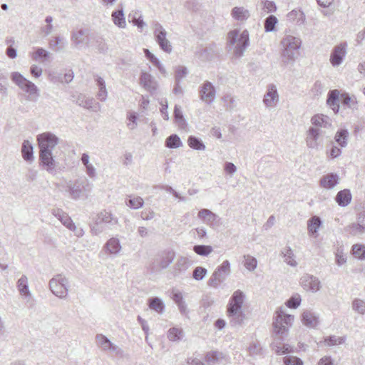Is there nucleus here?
Instances as JSON below:
<instances>
[{
	"instance_id": "obj_1",
	"label": "nucleus",
	"mask_w": 365,
	"mask_h": 365,
	"mask_svg": "<svg viewBox=\"0 0 365 365\" xmlns=\"http://www.w3.org/2000/svg\"><path fill=\"white\" fill-rule=\"evenodd\" d=\"M39 148V161L43 168L49 173L54 174L56 162L53 156V150L59 143L58 138L51 132H44L36 137Z\"/></svg>"
},
{
	"instance_id": "obj_2",
	"label": "nucleus",
	"mask_w": 365,
	"mask_h": 365,
	"mask_svg": "<svg viewBox=\"0 0 365 365\" xmlns=\"http://www.w3.org/2000/svg\"><path fill=\"white\" fill-rule=\"evenodd\" d=\"M301 46L302 40L299 36L284 34L279 43L282 62L284 66L294 63Z\"/></svg>"
},
{
	"instance_id": "obj_3",
	"label": "nucleus",
	"mask_w": 365,
	"mask_h": 365,
	"mask_svg": "<svg viewBox=\"0 0 365 365\" xmlns=\"http://www.w3.org/2000/svg\"><path fill=\"white\" fill-rule=\"evenodd\" d=\"M245 295L240 289L235 291L231 296L227 306V316L232 326H237L242 324L245 315L242 311V305Z\"/></svg>"
},
{
	"instance_id": "obj_4",
	"label": "nucleus",
	"mask_w": 365,
	"mask_h": 365,
	"mask_svg": "<svg viewBox=\"0 0 365 365\" xmlns=\"http://www.w3.org/2000/svg\"><path fill=\"white\" fill-rule=\"evenodd\" d=\"M62 191H65L68 197L74 200L86 198L92 189L86 178H78L74 180L65 181L58 186Z\"/></svg>"
},
{
	"instance_id": "obj_5",
	"label": "nucleus",
	"mask_w": 365,
	"mask_h": 365,
	"mask_svg": "<svg viewBox=\"0 0 365 365\" xmlns=\"http://www.w3.org/2000/svg\"><path fill=\"white\" fill-rule=\"evenodd\" d=\"M118 225V219L110 212L103 210L96 215L93 225L91 227V233L98 236L106 230H112Z\"/></svg>"
},
{
	"instance_id": "obj_6",
	"label": "nucleus",
	"mask_w": 365,
	"mask_h": 365,
	"mask_svg": "<svg viewBox=\"0 0 365 365\" xmlns=\"http://www.w3.org/2000/svg\"><path fill=\"white\" fill-rule=\"evenodd\" d=\"M294 320V316L286 312L283 307L278 308L273 317V331L277 335L283 336L288 332Z\"/></svg>"
},
{
	"instance_id": "obj_7",
	"label": "nucleus",
	"mask_w": 365,
	"mask_h": 365,
	"mask_svg": "<svg viewBox=\"0 0 365 365\" xmlns=\"http://www.w3.org/2000/svg\"><path fill=\"white\" fill-rule=\"evenodd\" d=\"M11 79L20 89L27 94V101H37L40 96L39 89L33 82L26 79L19 72L11 73Z\"/></svg>"
},
{
	"instance_id": "obj_8",
	"label": "nucleus",
	"mask_w": 365,
	"mask_h": 365,
	"mask_svg": "<svg viewBox=\"0 0 365 365\" xmlns=\"http://www.w3.org/2000/svg\"><path fill=\"white\" fill-rule=\"evenodd\" d=\"M228 43L235 46L234 54L237 57L243 55L249 44V33L247 30L240 32L239 30H233L228 34Z\"/></svg>"
},
{
	"instance_id": "obj_9",
	"label": "nucleus",
	"mask_w": 365,
	"mask_h": 365,
	"mask_svg": "<svg viewBox=\"0 0 365 365\" xmlns=\"http://www.w3.org/2000/svg\"><path fill=\"white\" fill-rule=\"evenodd\" d=\"M48 287L56 297L65 299L68 292L69 281L64 275L57 274L49 280Z\"/></svg>"
},
{
	"instance_id": "obj_10",
	"label": "nucleus",
	"mask_w": 365,
	"mask_h": 365,
	"mask_svg": "<svg viewBox=\"0 0 365 365\" xmlns=\"http://www.w3.org/2000/svg\"><path fill=\"white\" fill-rule=\"evenodd\" d=\"M230 273V263L228 260H225L215 269L211 275L207 282L208 285L214 288H217L226 279Z\"/></svg>"
},
{
	"instance_id": "obj_11",
	"label": "nucleus",
	"mask_w": 365,
	"mask_h": 365,
	"mask_svg": "<svg viewBox=\"0 0 365 365\" xmlns=\"http://www.w3.org/2000/svg\"><path fill=\"white\" fill-rule=\"evenodd\" d=\"M325 132L318 128H309L306 133L305 142L309 149L318 150L323 143Z\"/></svg>"
},
{
	"instance_id": "obj_12",
	"label": "nucleus",
	"mask_w": 365,
	"mask_h": 365,
	"mask_svg": "<svg viewBox=\"0 0 365 365\" xmlns=\"http://www.w3.org/2000/svg\"><path fill=\"white\" fill-rule=\"evenodd\" d=\"M153 33L155 41L160 48L168 53H171L172 45L167 38V31L160 23L155 22L153 24Z\"/></svg>"
},
{
	"instance_id": "obj_13",
	"label": "nucleus",
	"mask_w": 365,
	"mask_h": 365,
	"mask_svg": "<svg viewBox=\"0 0 365 365\" xmlns=\"http://www.w3.org/2000/svg\"><path fill=\"white\" fill-rule=\"evenodd\" d=\"M97 346L103 351L109 352L118 356H123V351L117 345L110 341L103 334H99L96 336Z\"/></svg>"
},
{
	"instance_id": "obj_14",
	"label": "nucleus",
	"mask_w": 365,
	"mask_h": 365,
	"mask_svg": "<svg viewBox=\"0 0 365 365\" xmlns=\"http://www.w3.org/2000/svg\"><path fill=\"white\" fill-rule=\"evenodd\" d=\"M299 284L304 290L313 294L319 292L322 287L319 279L310 274H303L299 279Z\"/></svg>"
},
{
	"instance_id": "obj_15",
	"label": "nucleus",
	"mask_w": 365,
	"mask_h": 365,
	"mask_svg": "<svg viewBox=\"0 0 365 365\" xmlns=\"http://www.w3.org/2000/svg\"><path fill=\"white\" fill-rule=\"evenodd\" d=\"M279 101V96L277 86L273 83L267 85L262 101L266 108H274L278 104Z\"/></svg>"
},
{
	"instance_id": "obj_16",
	"label": "nucleus",
	"mask_w": 365,
	"mask_h": 365,
	"mask_svg": "<svg viewBox=\"0 0 365 365\" xmlns=\"http://www.w3.org/2000/svg\"><path fill=\"white\" fill-rule=\"evenodd\" d=\"M199 95L200 99L206 104L212 103L216 98V91L215 86L210 81H205L200 87Z\"/></svg>"
},
{
	"instance_id": "obj_17",
	"label": "nucleus",
	"mask_w": 365,
	"mask_h": 365,
	"mask_svg": "<svg viewBox=\"0 0 365 365\" xmlns=\"http://www.w3.org/2000/svg\"><path fill=\"white\" fill-rule=\"evenodd\" d=\"M346 54V44L340 43L334 47L330 55V63L332 66L336 67L341 65Z\"/></svg>"
},
{
	"instance_id": "obj_18",
	"label": "nucleus",
	"mask_w": 365,
	"mask_h": 365,
	"mask_svg": "<svg viewBox=\"0 0 365 365\" xmlns=\"http://www.w3.org/2000/svg\"><path fill=\"white\" fill-rule=\"evenodd\" d=\"M16 288L22 299L26 302H29L32 299V294L29 287V279L25 274L21 275L17 280Z\"/></svg>"
},
{
	"instance_id": "obj_19",
	"label": "nucleus",
	"mask_w": 365,
	"mask_h": 365,
	"mask_svg": "<svg viewBox=\"0 0 365 365\" xmlns=\"http://www.w3.org/2000/svg\"><path fill=\"white\" fill-rule=\"evenodd\" d=\"M301 320L304 326L311 329H315L319 324V316L317 313L307 309L302 312Z\"/></svg>"
},
{
	"instance_id": "obj_20",
	"label": "nucleus",
	"mask_w": 365,
	"mask_h": 365,
	"mask_svg": "<svg viewBox=\"0 0 365 365\" xmlns=\"http://www.w3.org/2000/svg\"><path fill=\"white\" fill-rule=\"evenodd\" d=\"M311 123L312 126L310 128H318L319 129H329L332 127L331 118L323 114H317L312 117Z\"/></svg>"
},
{
	"instance_id": "obj_21",
	"label": "nucleus",
	"mask_w": 365,
	"mask_h": 365,
	"mask_svg": "<svg viewBox=\"0 0 365 365\" xmlns=\"http://www.w3.org/2000/svg\"><path fill=\"white\" fill-rule=\"evenodd\" d=\"M71 41L75 48H79L88 41L86 30L75 29L71 33Z\"/></svg>"
},
{
	"instance_id": "obj_22",
	"label": "nucleus",
	"mask_w": 365,
	"mask_h": 365,
	"mask_svg": "<svg viewBox=\"0 0 365 365\" xmlns=\"http://www.w3.org/2000/svg\"><path fill=\"white\" fill-rule=\"evenodd\" d=\"M197 217L204 223L209 225L210 227H214L215 225L217 220H219V217L217 215L206 208L201 209L198 212Z\"/></svg>"
},
{
	"instance_id": "obj_23",
	"label": "nucleus",
	"mask_w": 365,
	"mask_h": 365,
	"mask_svg": "<svg viewBox=\"0 0 365 365\" xmlns=\"http://www.w3.org/2000/svg\"><path fill=\"white\" fill-rule=\"evenodd\" d=\"M103 249L107 254L116 256L120 253L122 247L119 239L113 237L108 240Z\"/></svg>"
},
{
	"instance_id": "obj_24",
	"label": "nucleus",
	"mask_w": 365,
	"mask_h": 365,
	"mask_svg": "<svg viewBox=\"0 0 365 365\" xmlns=\"http://www.w3.org/2000/svg\"><path fill=\"white\" fill-rule=\"evenodd\" d=\"M339 182V177L336 173H328L320 179V186L324 189H333Z\"/></svg>"
},
{
	"instance_id": "obj_25",
	"label": "nucleus",
	"mask_w": 365,
	"mask_h": 365,
	"mask_svg": "<svg viewBox=\"0 0 365 365\" xmlns=\"http://www.w3.org/2000/svg\"><path fill=\"white\" fill-rule=\"evenodd\" d=\"M140 83L150 93L155 91L158 87V83L155 78L150 73L146 72H143L141 73Z\"/></svg>"
},
{
	"instance_id": "obj_26",
	"label": "nucleus",
	"mask_w": 365,
	"mask_h": 365,
	"mask_svg": "<svg viewBox=\"0 0 365 365\" xmlns=\"http://www.w3.org/2000/svg\"><path fill=\"white\" fill-rule=\"evenodd\" d=\"M205 361L208 365H217L227 361L226 356L217 351H211L206 354Z\"/></svg>"
},
{
	"instance_id": "obj_27",
	"label": "nucleus",
	"mask_w": 365,
	"mask_h": 365,
	"mask_svg": "<svg viewBox=\"0 0 365 365\" xmlns=\"http://www.w3.org/2000/svg\"><path fill=\"white\" fill-rule=\"evenodd\" d=\"M322 222L319 217L313 216L307 221V230L310 236L317 237L318 236V230L322 226Z\"/></svg>"
},
{
	"instance_id": "obj_28",
	"label": "nucleus",
	"mask_w": 365,
	"mask_h": 365,
	"mask_svg": "<svg viewBox=\"0 0 365 365\" xmlns=\"http://www.w3.org/2000/svg\"><path fill=\"white\" fill-rule=\"evenodd\" d=\"M21 154L24 160L27 162H32L34 160V148L29 140H24L21 146Z\"/></svg>"
},
{
	"instance_id": "obj_29",
	"label": "nucleus",
	"mask_w": 365,
	"mask_h": 365,
	"mask_svg": "<svg viewBox=\"0 0 365 365\" xmlns=\"http://www.w3.org/2000/svg\"><path fill=\"white\" fill-rule=\"evenodd\" d=\"M281 255L284 258V261L289 266L296 267L298 262L295 259V255L290 247H286L282 250Z\"/></svg>"
},
{
	"instance_id": "obj_30",
	"label": "nucleus",
	"mask_w": 365,
	"mask_h": 365,
	"mask_svg": "<svg viewBox=\"0 0 365 365\" xmlns=\"http://www.w3.org/2000/svg\"><path fill=\"white\" fill-rule=\"evenodd\" d=\"M231 15L235 20L243 21L247 20L250 16V14L248 9L243 6H235L232 9Z\"/></svg>"
},
{
	"instance_id": "obj_31",
	"label": "nucleus",
	"mask_w": 365,
	"mask_h": 365,
	"mask_svg": "<svg viewBox=\"0 0 365 365\" xmlns=\"http://www.w3.org/2000/svg\"><path fill=\"white\" fill-rule=\"evenodd\" d=\"M339 93L337 90L331 91L328 94V98L327 100V103L335 113H336L339 109Z\"/></svg>"
},
{
	"instance_id": "obj_32",
	"label": "nucleus",
	"mask_w": 365,
	"mask_h": 365,
	"mask_svg": "<svg viewBox=\"0 0 365 365\" xmlns=\"http://www.w3.org/2000/svg\"><path fill=\"white\" fill-rule=\"evenodd\" d=\"M81 162L85 166L86 173L90 178H95L97 175L96 169L92 163H90V157L87 153H83Z\"/></svg>"
},
{
	"instance_id": "obj_33",
	"label": "nucleus",
	"mask_w": 365,
	"mask_h": 365,
	"mask_svg": "<svg viewBox=\"0 0 365 365\" xmlns=\"http://www.w3.org/2000/svg\"><path fill=\"white\" fill-rule=\"evenodd\" d=\"M344 231L349 236L359 237L365 233L364 227L359 225L356 222H353L344 227Z\"/></svg>"
},
{
	"instance_id": "obj_34",
	"label": "nucleus",
	"mask_w": 365,
	"mask_h": 365,
	"mask_svg": "<svg viewBox=\"0 0 365 365\" xmlns=\"http://www.w3.org/2000/svg\"><path fill=\"white\" fill-rule=\"evenodd\" d=\"M52 215L55 216L58 220L61 222V223L66 227L67 228L69 226H71V223L73 222L71 218L59 208H54L52 210Z\"/></svg>"
},
{
	"instance_id": "obj_35",
	"label": "nucleus",
	"mask_w": 365,
	"mask_h": 365,
	"mask_svg": "<svg viewBox=\"0 0 365 365\" xmlns=\"http://www.w3.org/2000/svg\"><path fill=\"white\" fill-rule=\"evenodd\" d=\"M175 252L173 251H168L163 253L158 262V266L161 269H166L173 262L175 259Z\"/></svg>"
},
{
	"instance_id": "obj_36",
	"label": "nucleus",
	"mask_w": 365,
	"mask_h": 365,
	"mask_svg": "<svg viewBox=\"0 0 365 365\" xmlns=\"http://www.w3.org/2000/svg\"><path fill=\"white\" fill-rule=\"evenodd\" d=\"M335 199L339 205L345 207L350 203L351 200V195L349 190L345 189L339 191Z\"/></svg>"
},
{
	"instance_id": "obj_37",
	"label": "nucleus",
	"mask_w": 365,
	"mask_h": 365,
	"mask_svg": "<svg viewBox=\"0 0 365 365\" xmlns=\"http://www.w3.org/2000/svg\"><path fill=\"white\" fill-rule=\"evenodd\" d=\"M191 264V259L185 256H180L175 264V270L178 272H185Z\"/></svg>"
},
{
	"instance_id": "obj_38",
	"label": "nucleus",
	"mask_w": 365,
	"mask_h": 365,
	"mask_svg": "<svg viewBox=\"0 0 365 365\" xmlns=\"http://www.w3.org/2000/svg\"><path fill=\"white\" fill-rule=\"evenodd\" d=\"M96 85L98 88L97 98L101 101H106L108 96V91L106 87V82L103 78L98 76L96 79Z\"/></svg>"
},
{
	"instance_id": "obj_39",
	"label": "nucleus",
	"mask_w": 365,
	"mask_h": 365,
	"mask_svg": "<svg viewBox=\"0 0 365 365\" xmlns=\"http://www.w3.org/2000/svg\"><path fill=\"white\" fill-rule=\"evenodd\" d=\"M148 307L150 309L154 310L158 314H163L165 310V304L158 297H152L148 299Z\"/></svg>"
},
{
	"instance_id": "obj_40",
	"label": "nucleus",
	"mask_w": 365,
	"mask_h": 365,
	"mask_svg": "<svg viewBox=\"0 0 365 365\" xmlns=\"http://www.w3.org/2000/svg\"><path fill=\"white\" fill-rule=\"evenodd\" d=\"M128 19L130 22L140 29H143L146 25L142 19V15L139 11H132L128 14Z\"/></svg>"
},
{
	"instance_id": "obj_41",
	"label": "nucleus",
	"mask_w": 365,
	"mask_h": 365,
	"mask_svg": "<svg viewBox=\"0 0 365 365\" xmlns=\"http://www.w3.org/2000/svg\"><path fill=\"white\" fill-rule=\"evenodd\" d=\"M111 17L115 25L119 28H125L126 21L123 9L113 11L111 14Z\"/></svg>"
},
{
	"instance_id": "obj_42",
	"label": "nucleus",
	"mask_w": 365,
	"mask_h": 365,
	"mask_svg": "<svg viewBox=\"0 0 365 365\" xmlns=\"http://www.w3.org/2000/svg\"><path fill=\"white\" fill-rule=\"evenodd\" d=\"M349 132L346 129L338 130L334 136V140L341 148H345L348 144Z\"/></svg>"
},
{
	"instance_id": "obj_43",
	"label": "nucleus",
	"mask_w": 365,
	"mask_h": 365,
	"mask_svg": "<svg viewBox=\"0 0 365 365\" xmlns=\"http://www.w3.org/2000/svg\"><path fill=\"white\" fill-rule=\"evenodd\" d=\"M341 102L344 106H346L352 110L357 109L358 102L354 96H351L346 93L342 94L341 96Z\"/></svg>"
},
{
	"instance_id": "obj_44",
	"label": "nucleus",
	"mask_w": 365,
	"mask_h": 365,
	"mask_svg": "<svg viewBox=\"0 0 365 365\" xmlns=\"http://www.w3.org/2000/svg\"><path fill=\"white\" fill-rule=\"evenodd\" d=\"M187 144L191 148L196 150L203 151L206 148L203 142L200 138L193 135L188 137Z\"/></svg>"
},
{
	"instance_id": "obj_45",
	"label": "nucleus",
	"mask_w": 365,
	"mask_h": 365,
	"mask_svg": "<svg viewBox=\"0 0 365 365\" xmlns=\"http://www.w3.org/2000/svg\"><path fill=\"white\" fill-rule=\"evenodd\" d=\"M182 145L180 137L176 134H172L165 140V146L168 148H178Z\"/></svg>"
},
{
	"instance_id": "obj_46",
	"label": "nucleus",
	"mask_w": 365,
	"mask_h": 365,
	"mask_svg": "<svg viewBox=\"0 0 365 365\" xmlns=\"http://www.w3.org/2000/svg\"><path fill=\"white\" fill-rule=\"evenodd\" d=\"M80 106H83L85 108L91 110L93 111L97 112L100 110L101 106L99 103H96L93 98H86L83 100L80 103Z\"/></svg>"
},
{
	"instance_id": "obj_47",
	"label": "nucleus",
	"mask_w": 365,
	"mask_h": 365,
	"mask_svg": "<svg viewBox=\"0 0 365 365\" xmlns=\"http://www.w3.org/2000/svg\"><path fill=\"white\" fill-rule=\"evenodd\" d=\"M352 255L359 260H365V245L355 244L352 246Z\"/></svg>"
},
{
	"instance_id": "obj_48",
	"label": "nucleus",
	"mask_w": 365,
	"mask_h": 365,
	"mask_svg": "<svg viewBox=\"0 0 365 365\" xmlns=\"http://www.w3.org/2000/svg\"><path fill=\"white\" fill-rule=\"evenodd\" d=\"M174 117L175 123L178 125V126H180V128H185L186 126V120L183 116L181 107L180 106H175Z\"/></svg>"
},
{
	"instance_id": "obj_49",
	"label": "nucleus",
	"mask_w": 365,
	"mask_h": 365,
	"mask_svg": "<svg viewBox=\"0 0 365 365\" xmlns=\"http://www.w3.org/2000/svg\"><path fill=\"white\" fill-rule=\"evenodd\" d=\"M144 200L139 196H130L126 205L132 209H139L143 206Z\"/></svg>"
},
{
	"instance_id": "obj_50",
	"label": "nucleus",
	"mask_w": 365,
	"mask_h": 365,
	"mask_svg": "<svg viewBox=\"0 0 365 365\" xmlns=\"http://www.w3.org/2000/svg\"><path fill=\"white\" fill-rule=\"evenodd\" d=\"M352 309L359 314H365V301L359 298H356L351 303Z\"/></svg>"
},
{
	"instance_id": "obj_51",
	"label": "nucleus",
	"mask_w": 365,
	"mask_h": 365,
	"mask_svg": "<svg viewBox=\"0 0 365 365\" xmlns=\"http://www.w3.org/2000/svg\"><path fill=\"white\" fill-rule=\"evenodd\" d=\"M278 19L275 16L269 15L264 20V31L266 32L274 31Z\"/></svg>"
},
{
	"instance_id": "obj_52",
	"label": "nucleus",
	"mask_w": 365,
	"mask_h": 365,
	"mask_svg": "<svg viewBox=\"0 0 365 365\" xmlns=\"http://www.w3.org/2000/svg\"><path fill=\"white\" fill-rule=\"evenodd\" d=\"M212 247L210 245H195L193 251L200 256H207L212 252Z\"/></svg>"
},
{
	"instance_id": "obj_53",
	"label": "nucleus",
	"mask_w": 365,
	"mask_h": 365,
	"mask_svg": "<svg viewBox=\"0 0 365 365\" xmlns=\"http://www.w3.org/2000/svg\"><path fill=\"white\" fill-rule=\"evenodd\" d=\"M346 337L344 336H330L326 337L324 339V343L326 345L329 346L341 344L345 342Z\"/></svg>"
},
{
	"instance_id": "obj_54",
	"label": "nucleus",
	"mask_w": 365,
	"mask_h": 365,
	"mask_svg": "<svg viewBox=\"0 0 365 365\" xmlns=\"http://www.w3.org/2000/svg\"><path fill=\"white\" fill-rule=\"evenodd\" d=\"M224 106L227 110H232L237 106V102L234 96L230 94L224 96L222 98Z\"/></svg>"
},
{
	"instance_id": "obj_55",
	"label": "nucleus",
	"mask_w": 365,
	"mask_h": 365,
	"mask_svg": "<svg viewBox=\"0 0 365 365\" xmlns=\"http://www.w3.org/2000/svg\"><path fill=\"white\" fill-rule=\"evenodd\" d=\"M302 302L301 295L298 293L293 294L287 302L286 305L291 309H297Z\"/></svg>"
},
{
	"instance_id": "obj_56",
	"label": "nucleus",
	"mask_w": 365,
	"mask_h": 365,
	"mask_svg": "<svg viewBox=\"0 0 365 365\" xmlns=\"http://www.w3.org/2000/svg\"><path fill=\"white\" fill-rule=\"evenodd\" d=\"M138 115L135 112L129 111L127 113V120L128 123H127V126L130 130H134L136 128Z\"/></svg>"
},
{
	"instance_id": "obj_57",
	"label": "nucleus",
	"mask_w": 365,
	"mask_h": 365,
	"mask_svg": "<svg viewBox=\"0 0 365 365\" xmlns=\"http://www.w3.org/2000/svg\"><path fill=\"white\" fill-rule=\"evenodd\" d=\"M245 267L250 271H254L257 266V261L255 257L250 255H245Z\"/></svg>"
},
{
	"instance_id": "obj_58",
	"label": "nucleus",
	"mask_w": 365,
	"mask_h": 365,
	"mask_svg": "<svg viewBox=\"0 0 365 365\" xmlns=\"http://www.w3.org/2000/svg\"><path fill=\"white\" fill-rule=\"evenodd\" d=\"M50 56V53L42 48H38L36 51L32 54V58L35 61H38L40 58L47 59Z\"/></svg>"
},
{
	"instance_id": "obj_59",
	"label": "nucleus",
	"mask_w": 365,
	"mask_h": 365,
	"mask_svg": "<svg viewBox=\"0 0 365 365\" xmlns=\"http://www.w3.org/2000/svg\"><path fill=\"white\" fill-rule=\"evenodd\" d=\"M182 336V331L178 328H171L168 333V338L170 341L179 340Z\"/></svg>"
},
{
	"instance_id": "obj_60",
	"label": "nucleus",
	"mask_w": 365,
	"mask_h": 365,
	"mask_svg": "<svg viewBox=\"0 0 365 365\" xmlns=\"http://www.w3.org/2000/svg\"><path fill=\"white\" fill-rule=\"evenodd\" d=\"M207 269L202 267H197L193 270L192 277L197 281H200L204 279L207 274Z\"/></svg>"
},
{
	"instance_id": "obj_61",
	"label": "nucleus",
	"mask_w": 365,
	"mask_h": 365,
	"mask_svg": "<svg viewBox=\"0 0 365 365\" xmlns=\"http://www.w3.org/2000/svg\"><path fill=\"white\" fill-rule=\"evenodd\" d=\"M261 4L262 6V9H264L267 13H273L277 10V6L274 1L262 0Z\"/></svg>"
},
{
	"instance_id": "obj_62",
	"label": "nucleus",
	"mask_w": 365,
	"mask_h": 365,
	"mask_svg": "<svg viewBox=\"0 0 365 365\" xmlns=\"http://www.w3.org/2000/svg\"><path fill=\"white\" fill-rule=\"evenodd\" d=\"M285 365H303V361L297 356H288L284 358Z\"/></svg>"
},
{
	"instance_id": "obj_63",
	"label": "nucleus",
	"mask_w": 365,
	"mask_h": 365,
	"mask_svg": "<svg viewBox=\"0 0 365 365\" xmlns=\"http://www.w3.org/2000/svg\"><path fill=\"white\" fill-rule=\"evenodd\" d=\"M187 68L183 66H178L175 70V80L179 82L187 75Z\"/></svg>"
},
{
	"instance_id": "obj_64",
	"label": "nucleus",
	"mask_w": 365,
	"mask_h": 365,
	"mask_svg": "<svg viewBox=\"0 0 365 365\" xmlns=\"http://www.w3.org/2000/svg\"><path fill=\"white\" fill-rule=\"evenodd\" d=\"M155 213L150 209H145L140 213V217L143 220H150L155 217Z\"/></svg>"
}]
</instances>
